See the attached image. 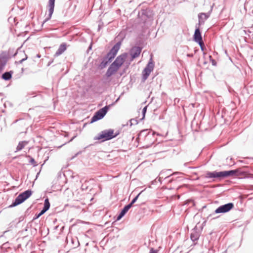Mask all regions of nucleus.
I'll return each mask as SVG.
<instances>
[{
  "label": "nucleus",
  "mask_w": 253,
  "mask_h": 253,
  "mask_svg": "<svg viewBox=\"0 0 253 253\" xmlns=\"http://www.w3.org/2000/svg\"><path fill=\"white\" fill-rule=\"evenodd\" d=\"M236 172V170L208 172L206 173V177L207 178H224L229 176H232Z\"/></svg>",
  "instance_id": "obj_1"
},
{
  "label": "nucleus",
  "mask_w": 253,
  "mask_h": 253,
  "mask_svg": "<svg viewBox=\"0 0 253 253\" xmlns=\"http://www.w3.org/2000/svg\"><path fill=\"white\" fill-rule=\"evenodd\" d=\"M117 135V133H114L113 129L105 130L102 131L98 136L95 137L94 140H102V141H104L114 138Z\"/></svg>",
  "instance_id": "obj_2"
},
{
  "label": "nucleus",
  "mask_w": 253,
  "mask_h": 253,
  "mask_svg": "<svg viewBox=\"0 0 253 253\" xmlns=\"http://www.w3.org/2000/svg\"><path fill=\"white\" fill-rule=\"evenodd\" d=\"M32 194L31 190H27L18 196L15 199L14 202L13 203V206H15L20 204L25 200L28 199Z\"/></svg>",
  "instance_id": "obj_3"
},
{
  "label": "nucleus",
  "mask_w": 253,
  "mask_h": 253,
  "mask_svg": "<svg viewBox=\"0 0 253 253\" xmlns=\"http://www.w3.org/2000/svg\"><path fill=\"white\" fill-rule=\"evenodd\" d=\"M121 43L120 42L117 43L107 53L105 57L110 62L117 55L119 50L120 48Z\"/></svg>",
  "instance_id": "obj_4"
},
{
  "label": "nucleus",
  "mask_w": 253,
  "mask_h": 253,
  "mask_svg": "<svg viewBox=\"0 0 253 253\" xmlns=\"http://www.w3.org/2000/svg\"><path fill=\"white\" fill-rule=\"evenodd\" d=\"M109 109V106H106L98 110L91 119V123L102 119L106 114Z\"/></svg>",
  "instance_id": "obj_5"
},
{
  "label": "nucleus",
  "mask_w": 253,
  "mask_h": 253,
  "mask_svg": "<svg viewBox=\"0 0 253 253\" xmlns=\"http://www.w3.org/2000/svg\"><path fill=\"white\" fill-rule=\"evenodd\" d=\"M234 208V205L232 203H228L224 205L219 207L215 210V212L216 213H225L229 211Z\"/></svg>",
  "instance_id": "obj_6"
},
{
  "label": "nucleus",
  "mask_w": 253,
  "mask_h": 253,
  "mask_svg": "<svg viewBox=\"0 0 253 253\" xmlns=\"http://www.w3.org/2000/svg\"><path fill=\"white\" fill-rule=\"evenodd\" d=\"M154 65L152 62H149L147 66L142 72V78L143 81H145L150 74L151 72L153 70Z\"/></svg>",
  "instance_id": "obj_7"
},
{
  "label": "nucleus",
  "mask_w": 253,
  "mask_h": 253,
  "mask_svg": "<svg viewBox=\"0 0 253 253\" xmlns=\"http://www.w3.org/2000/svg\"><path fill=\"white\" fill-rule=\"evenodd\" d=\"M127 57V54L126 53H124L118 56L113 63L120 68L126 61Z\"/></svg>",
  "instance_id": "obj_8"
},
{
  "label": "nucleus",
  "mask_w": 253,
  "mask_h": 253,
  "mask_svg": "<svg viewBox=\"0 0 253 253\" xmlns=\"http://www.w3.org/2000/svg\"><path fill=\"white\" fill-rule=\"evenodd\" d=\"M141 52V48L138 46H134L131 48L129 51V54L131 56L132 61L134 58L138 57Z\"/></svg>",
  "instance_id": "obj_9"
},
{
  "label": "nucleus",
  "mask_w": 253,
  "mask_h": 253,
  "mask_svg": "<svg viewBox=\"0 0 253 253\" xmlns=\"http://www.w3.org/2000/svg\"><path fill=\"white\" fill-rule=\"evenodd\" d=\"M120 68L117 67L115 64L112 63L108 68L106 73V76L107 77H110L115 74Z\"/></svg>",
  "instance_id": "obj_10"
},
{
  "label": "nucleus",
  "mask_w": 253,
  "mask_h": 253,
  "mask_svg": "<svg viewBox=\"0 0 253 253\" xmlns=\"http://www.w3.org/2000/svg\"><path fill=\"white\" fill-rule=\"evenodd\" d=\"M26 123L24 121H22L17 124L16 126L17 130L20 132L22 133L23 132L26 131Z\"/></svg>",
  "instance_id": "obj_11"
},
{
  "label": "nucleus",
  "mask_w": 253,
  "mask_h": 253,
  "mask_svg": "<svg viewBox=\"0 0 253 253\" xmlns=\"http://www.w3.org/2000/svg\"><path fill=\"white\" fill-rule=\"evenodd\" d=\"M194 40L197 42H199L201 41H203L200 29L199 28L196 29L195 31L194 35Z\"/></svg>",
  "instance_id": "obj_12"
},
{
  "label": "nucleus",
  "mask_w": 253,
  "mask_h": 253,
  "mask_svg": "<svg viewBox=\"0 0 253 253\" xmlns=\"http://www.w3.org/2000/svg\"><path fill=\"white\" fill-rule=\"evenodd\" d=\"M55 0H49L48 2V7H49V16L51 17L54 7Z\"/></svg>",
  "instance_id": "obj_13"
},
{
  "label": "nucleus",
  "mask_w": 253,
  "mask_h": 253,
  "mask_svg": "<svg viewBox=\"0 0 253 253\" xmlns=\"http://www.w3.org/2000/svg\"><path fill=\"white\" fill-rule=\"evenodd\" d=\"M130 205H126V206L122 210L121 212H120V214L117 217L118 220H120L123 216H124V215L127 212V211L129 210V209L130 208Z\"/></svg>",
  "instance_id": "obj_14"
},
{
  "label": "nucleus",
  "mask_w": 253,
  "mask_h": 253,
  "mask_svg": "<svg viewBox=\"0 0 253 253\" xmlns=\"http://www.w3.org/2000/svg\"><path fill=\"white\" fill-rule=\"evenodd\" d=\"M66 49V45L65 43L61 44L57 50L55 55L59 56L63 53Z\"/></svg>",
  "instance_id": "obj_15"
},
{
  "label": "nucleus",
  "mask_w": 253,
  "mask_h": 253,
  "mask_svg": "<svg viewBox=\"0 0 253 253\" xmlns=\"http://www.w3.org/2000/svg\"><path fill=\"white\" fill-rule=\"evenodd\" d=\"M28 141H26L20 142L16 147V151L21 150L28 144Z\"/></svg>",
  "instance_id": "obj_16"
},
{
  "label": "nucleus",
  "mask_w": 253,
  "mask_h": 253,
  "mask_svg": "<svg viewBox=\"0 0 253 253\" xmlns=\"http://www.w3.org/2000/svg\"><path fill=\"white\" fill-rule=\"evenodd\" d=\"M108 62H110V61L108 60V59H107L106 57H105L102 61L101 62V63L100 64L99 66V68L100 69H104V68L106 67V66H107V65L108 64Z\"/></svg>",
  "instance_id": "obj_17"
},
{
  "label": "nucleus",
  "mask_w": 253,
  "mask_h": 253,
  "mask_svg": "<svg viewBox=\"0 0 253 253\" xmlns=\"http://www.w3.org/2000/svg\"><path fill=\"white\" fill-rule=\"evenodd\" d=\"M237 171V172L233 174V175H236L238 176H241V177H248L249 173L247 172L246 171H240L239 170H236Z\"/></svg>",
  "instance_id": "obj_18"
},
{
  "label": "nucleus",
  "mask_w": 253,
  "mask_h": 253,
  "mask_svg": "<svg viewBox=\"0 0 253 253\" xmlns=\"http://www.w3.org/2000/svg\"><path fill=\"white\" fill-rule=\"evenodd\" d=\"M2 78L5 80H8L11 78V75L9 72H5L2 75Z\"/></svg>",
  "instance_id": "obj_19"
},
{
  "label": "nucleus",
  "mask_w": 253,
  "mask_h": 253,
  "mask_svg": "<svg viewBox=\"0 0 253 253\" xmlns=\"http://www.w3.org/2000/svg\"><path fill=\"white\" fill-rule=\"evenodd\" d=\"M49 207H50V203L49 202V200L48 198H46L44 200L43 209H45V210L47 211L49 209Z\"/></svg>",
  "instance_id": "obj_20"
},
{
  "label": "nucleus",
  "mask_w": 253,
  "mask_h": 253,
  "mask_svg": "<svg viewBox=\"0 0 253 253\" xmlns=\"http://www.w3.org/2000/svg\"><path fill=\"white\" fill-rule=\"evenodd\" d=\"M199 17L200 19V21H202V22H204V20L208 18V16L205 13H201L199 15Z\"/></svg>",
  "instance_id": "obj_21"
},
{
  "label": "nucleus",
  "mask_w": 253,
  "mask_h": 253,
  "mask_svg": "<svg viewBox=\"0 0 253 253\" xmlns=\"http://www.w3.org/2000/svg\"><path fill=\"white\" fill-rule=\"evenodd\" d=\"M140 195V193L139 194H138L133 199V200L131 201V202L128 204V205H130V207H132V205L136 201V200H137L139 196Z\"/></svg>",
  "instance_id": "obj_22"
},
{
  "label": "nucleus",
  "mask_w": 253,
  "mask_h": 253,
  "mask_svg": "<svg viewBox=\"0 0 253 253\" xmlns=\"http://www.w3.org/2000/svg\"><path fill=\"white\" fill-rule=\"evenodd\" d=\"M30 163L34 166H36L37 165L36 162L35 161L34 159L32 158H31Z\"/></svg>",
  "instance_id": "obj_23"
},
{
  "label": "nucleus",
  "mask_w": 253,
  "mask_h": 253,
  "mask_svg": "<svg viewBox=\"0 0 253 253\" xmlns=\"http://www.w3.org/2000/svg\"><path fill=\"white\" fill-rule=\"evenodd\" d=\"M198 43L199 44V45L201 47V50L202 51H204V48H205V45H204V43L203 41H201V42H199Z\"/></svg>",
  "instance_id": "obj_24"
},
{
  "label": "nucleus",
  "mask_w": 253,
  "mask_h": 253,
  "mask_svg": "<svg viewBox=\"0 0 253 253\" xmlns=\"http://www.w3.org/2000/svg\"><path fill=\"white\" fill-rule=\"evenodd\" d=\"M46 211H47L43 208V209L42 210V211L37 215V218H39L40 216H41Z\"/></svg>",
  "instance_id": "obj_25"
},
{
  "label": "nucleus",
  "mask_w": 253,
  "mask_h": 253,
  "mask_svg": "<svg viewBox=\"0 0 253 253\" xmlns=\"http://www.w3.org/2000/svg\"><path fill=\"white\" fill-rule=\"evenodd\" d=\"M46 211H47L43 208V209L42 210V211L37 215V218H39L40 216H41Z\"/></svg>",
  "instance_id": "obj_26"
},
{
  "label": "nucleus",
  "mask_w": 253,
  "mask_h": 253,
  "mask_svg": "<svg viewBox=\"0 0 253 253\" xmlns=\"http://www.w3.org/2000/svg\"><path fill=\"white\" fill-rule=\"evenodd\" d=\"M46 211H47L43 208V209L42 210V211L37 215V218H39L40 216H41Z\"/></svg>",
  "instance_id": "obj_27"
},
{
  "label": "nucleus",
  "mask_w": 253,
  "mask_h": 253,
  "mask_svg": "<svg viewBox=\"0 0 253 253\" xmlns=\"http://www.w3.org/2000/svg\"><path fill=\"white\" fill-rule=\"evenodd\" d=\"M46 211H47L43 208V209L42 210V211L37 215V218H39L40 216H41Z\"/></svg>",
  "instance_id": "obj_28"
},
{
  "label": "nucleus",
  "mask_w": 253,
  "mask_h": 253,
  "mask_svg": "<svg viewBox=\"0 0 253 253\" xmlns=\"http://www.w3.org/2000/svg\"><path fill=\"white\" fill-rule=\"evenodd\" d=\"M146 111H147V106H145L144 107V108L143 109V110H142V113H143L142 119H143L145 117V115L146 112Z\"/></svg>",
  "instance_id": "obj_29"
},
{
  "label": "nucleus",
  "mask_w": 253,
  "mask_h": 253,
  "mask_svg": "<svg viewBox=\"0 0 253 253\" xmlns=\"http://www.w3.org/2000/svg\"><path fill=\"white\" fill-rule=\"evenodd\" d=\"M191 238L192 240H193L194 241L198 239L197 237L195 238V236H194V235L193 234H191Z\"/></svg>",
  "instance_id": "obj_30"
},
{
  "label": "nucleus",
  "mask_w": 253,
  "mask_h": 253,
  "mask_svg": "<svg viewBox=\"0 0 253 253\" xmlns=\"http://www.w3.org/2000/svg\"><path fill=\"white\" fill-rule=\"evenodd\" d=\"M248 177L253 178V174L249 173Z\"/></svg>",
  "instance_id": "obj_31"
},
{
  "label": "nucleus",
  "mask_w": 253,
  "mask_h": 253,
  "mask_svg": "<svg viewBox=\"0 0 253 253\" xmlns=\"http://www.w3.org/2000/svg\"><path fill=\"white\" fill-rule=\"evenodd\" d=\"M150 253H156V252L152 249Z\"/></svg>",
  "instance_id": "obj_32"
},
{
  "label": "nucleus",
  "mask_w": 253,
  "mask_h": 253,
  "mask_svg": "<svg viewBox=\"0 0 253 253\" xmlns=\"http://www.w3.org/2000/svg\"><path fill=\"white\" fill-rule=\"evenodd\" d=\"M252 13L253 14V10H252Z\"/></svg>",
  "instance_id": "obj_33"
}]
</instances>
